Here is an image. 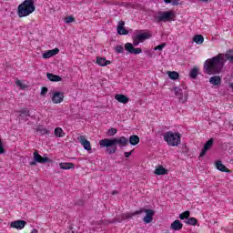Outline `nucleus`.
I'll return each instance as SVG.
<instances>
[{
  "instance_id": "obj_37",
  "label": "nucleus",
  "mask_w": 233,
  "mask_h": 233,
  "mask_svg": "<svg viewBox=\"0 0 233 233\" xmlns=\"http://www.w3.org/2000/svg\"><path fill=\"white\" fill-rule=\"evenodd\" d=\"M74 21H76V18H74V16H66L65 18V23H66V25L74 23Z\"/></svg>"
},
{
  "instance_id": "obj_40",
  "label": "nucleus",
  "mask_w": 233,
  "mask_h": 233,
  "mask_svg": "<svg viewBox=\"0 0 233 233\" xmlns=\"http://www.w3.org/2000/svg\"><path fill=\"white\" fill-rule=\"evenodd\" d=\"M164 46H167V43H163V44H161V45H158V46H157L155 48H154V50L156 51V50H159L160 52H161V50H163V47Z\"/></svg>"
},
{
  "instance_id": "obj_20",
  "label": "nucleus",
  "mask_w": 233,
  "mask_h": 233,
  "mask_svg": "<svg viewBox=\"0 0 233 233\" xmlns=\"http://www.w3.org/2000/svg\"><path fill=\"white\" fill-rule=\"evenodd\" d=\"M216 167H217V170H219L220 172L230 173V170L228 168H227L225 165H223L221 160H218L216 162Z\"/></svg>"
},
{
  "instance_id": "obj_4",
  "label": "nucleus",
  "mask_w": 233,
  "mask_h": 233,
  "mask_svg": "<svg viewBox=\"0 0 233 233\" xmlns=\"http://www.w3.org/2000/svg\"><path fill=\"white\" fill-rule=\"evenodd\" d=\"M164 141L168 147H179L181 145V134L167 131L164 134Z\"/></svg>"
},
{
  "instance_id": "obj_36",
  "label": "nucleus",
  "mask_w": 233,
  "mask_h": 233,
  "mask_svg": "<svg viewBox=\"0 0 233 233\" xmlns=\"http://www.w3.org/2000/svg\"><path fill=\"white\" fill-rule=\"evenodd\" d=\"M106 134L107 136H116V134H117V129L112 127L107 130Z\"/></svg>"
},
{
  "instance_id": "obj_31",
  "label": "nucleus",
  "mask_w": 233,
  "mask_h": 233,
  "mask_svg": "<svg viewBox=\"0 0 233 233\" xmlns=\"http://www.w3.org/2000/svg\"><path fill=\"white\" fill-rule=\"evenodd\" d=\"M55 136L56 137H65V131H63V128H61V127H56L55 128Z\"/></svg>"
},
{
  "instance_id": "obj_45",
  "label": "nucleus",
  "mask_w": 233,
  "mask_h": 233,
  "mask_svg": "<svg viewBox=\"0 0 233 233\" xmlns=\"http://www.w3.org/2000/svg\"><path fill=\"white\" fill-rule=\"evenodd\" d=\"M228 61H229V63L233 64V56H229V60H228Z\"/></svg>"
},
{
  "instance_id": "obj_38",
  "label": "nucleus",
  "mask_w": 233,
  "mask_h": 233,
  "mask_svg": "<svg viewBox=\"0 0 233 233\" xmlns=\"http://www.w3.org/2000/svg\"><path fill=\"white\" fill-rule=\"evenodd\" d=\"M46 94H48V87L43 86L40 92V96L44 97V96H46Z\"/></svg>"
},
{
  "instance_id": "obj_22",
  "label": "nucleus",
  "mask_w": 233,
  "mask_h": 233,
  "mask_svg": "<svg viewBox=\"0 0 233 233\" xmlns=\"http://www.w3.org/2000/svg\"><path fill=\"white\" fill-rule=\"evenodd\" d=\"M155 174L157 176H165L166 174H168V170L167 168H165L163 166H158L155 169Z\"/></svg>"
},
{
  "instance_id": "obj_26",
  "label": "nucleus",
  "mask_w": 233,
  "mask_h": 233,
  "mask_svg": "<svg viewBox=\"0 0 233 233\" xmlns=\"http://www.w3.org/2000/svg\"><path fill=\"white\" fill-rule=\"evenodd\" d=\"M199 74V67L194 66L189 72V77L191 79H198V76Z\"/></svg>"
},
{
  "instance_id": "obj_1",
  "label": "nucleus",
  "mask_w": 233,
  "mask_h": 233,
  "mask_svg": "<svg viewBox=\"0 0 233 233\" xmlns=\"http://www.w3.org/2000/svg\"><path fill=\"white\" fill-rule=\"evenodd\" d=\"M225 63H227V60L223 54H218L212 58L207 59L204 63V74H208V76L221 74Z\"/></svg>"
},
{
  "instance_id": "obj_5",
  "label": "nucleus",
  "mask_w": 233,
  "mask_h": 233,
  "mask_svg": "<svg viewBox=\"0 0 233 233\" xmlns=\"http://www.w3.org/2000/svg\"><path fill=\"white\" fill-rule=\"evenodd\" d=\"M133 44L132 43H127L125 44L124 47L128 54H135V56H137L143 52V49L141 48H135L134 46H139V43H141L137 38H136L135 35L132 36Z\"/></svg>"
},
{
  "instance_id": "obj_7",
  "label": "nucleus",
  "mask_w": 233,
  "mask_h": 233,
  "mask_svg": "<svg viewBox=\"0 0 233 233\" xmlns=\"http://www.w3.org/2000/svg\"><path fill=\"white\" fill-rule=\"evenodd\" d=\"M33 157H34V160L29 163L30 167H35L37 163H41V164L52 163V160H50V158L46 157H41V155H39V152H37V150H35L33 153Z\"/></svg>"
},
{
  "instance_id": "obj_34",
  "label": "nucleus",
  "mask_w": 233,
  "mask_h": 233,
  "mask_svg": "<svg viewBox=\"0 0 233 233\" xmlns=\"http://www.w3.org/2000/svg\"><path fill=\"white\" fill-rule=\"evenodd\" d=\"M36 132L41 133L42 136H45V134H46V135L50 134V131H48L47 129H45V128H41V127H37Z\"/></svg>"
},
{
  "instance_id": "obj_46",
  "label": "nucleus",
  "mask_w": 233,
  "mask_h": 233,
  "mask_svg": "<svg viewBox=\"0 0 233 233\" xmlns=\"http://www.w3.org/2000/svg\"><path fill=\"white\" fill-rule=\"evenodd\" d=\"M31 233H38L37 229L34 228Z\"/></svg>"
},
{
  "instance_id": "obj_29",
  "label": "nucleus",
  "mask_w": 233,
  "mask_h": 233,
  "mask_svg": "<svg viewBox=\"0 0 233 233\" xmlns=\"http://www.w3.org/2000/svg\"><path fill=\"white\" fill-rule=\"evenodd\" d=\"M167 76H168L169 79H172L173 81L179 79V73H177L176 71L167 72Z\"/></svg>"
},
{
  "instance_id": "obj_27",
  "label": "nucleus",
  "mask_w": 233,
  "mask_h": 233,
  "mask_svg": "<svg viewBox=\"0 0 233 233\" xmlns=\"http://www.w3.org/2000/svg\"><path fill=\"white\" fill-rule=\"evenodd\" d=\"M205 41V37L202 35H196L193 37V42L196 43V45H203Z\"/></svg>"
},
{
  "instance_id": "obj_6",
  "label": "nucleus",
  "mask_w": 233,
  "mask_h": 233,
  "mask_svg": "<svg viewBox=\"0 0 233 233\" xmlns=\"http://www.w3.org/2000/svg\"><path fill=\"white\" fill-rule=\"evenodd\" d=\"M173 17H176V15L172 11H160L155 15V20L158 23L172 21Z\"/></svg>"
},
{
  "instance_id": "obj_8",
  "label": "nucleus",
  "mask_w": 233,
  "mask_h": 233,
  "mask_svg": "<svg viewBox=\"0 0 233 233\" xmlns=\"http://www.w3.org/2000/svg\"><path fill=\"white\" fill-rule=\"evenodd\" d=\"M138 210H143V213H146V216L143 218L144 223H152V219H154V216H156V211L153 209H146L145 208H141Z\"/></svg>"
},
{
  "instance_id": "obj_39",
  "label": "nucleus",
  "mask_w": 233,
  "mask_h": 233,
  "mask_svg": "<svg viewBox=\"0 0 233 233\" xmlns=\"http://www.w3.org/2000/svg\"><path fill=\"white\" fill-rule=\"evenodd\" d=\"M19 113L23 114L24 116H30V110H28L27 108H24V109L20 110Z\"/></svg>"
},
{
  "instance_id": "obj_47",
  "label": "nucleus",
  "mask_w": 233,
  "mask_h": 233,
  "mask_svg": "<svg viewBox=\"0 0 233 233\" xmlns=\"http://www.w3.org/2000/svg\"><path fill=\"white\" fill-rule=\"evenodd\" d=\"M201 3H208V0H200Z\"/></svg>"
},
{
  "instance_id": "obj_9",
  "label": "nucleus",
  "mask_w": 233,
  "mask_h": 233,
  "mask_svg": "<svg viewBox=\"0 0 233 233\" xmlns=\"http://www.w3.org/2000/svg\"><path fill=\"white\" fill-rule=\"evenodd\" d=\"M63 99H65V94L63 92H55L53 93L51 101L54 105H58L59 103H63Z\"/></svg>"
},
{
  "instance_id": "obj_12",
  "label": "nucleus",
  "mask_w": 233,
  "mask_h": 233,
  "mask_svg": "<svg viewBox=\"0 0 233 233\" xmlns=\"http://www.w3.org/2000/svg\"><path fill=\"white\" fill-rule=\"evenodd\" d=\"M11 228H16V230H23L24 227H26L25 220H15L10 224Z\"/></svg>"
},
{
  "instance_id": "obj_48",
  "label": "nucleus",
  "mask_w": 233,
  "mask_h": 233,
  "mask_svg": "<svg viewBox=\"0 0 233 233\" xmlns=\"http://www.w3.org/2000/svg\"><path fill=\"white\" fill-rule=\"evenodd\" d=\"M229 86H230V88H232V90H233V83H230V84H229Z\"/></svg>"
},
{
  "instance_id": "obj_14",
  "label": "nucleus",
  "mask_w": 233,
  "mask_h": 233,
  "mask_svg": "<svg viewBox=\"0 0 233 233\" xmlns=\"http://www.w3.org/2000/svg\"><path fill=\"white\" fill-rule=\"evenodd\" d=\"M173 90L175 91V96L178 97L180 103H187V98L183 97V89H181V87L175 86Z\"/></svg>"
},
{
  "instance_id": "obj_28",
  "label": "nucleus",
  "mask_w": 233,
  "mask_h": 233,
  "mask_svg": "<svg viewBox=\"0 0 233 233\" xmlns=\"http://www.w3.org/2000/svg\"><path fill=\"white\" fill-rule=\"evenodd\" d=\"M139 214H143V210H137L133 213H127L123 216L124 219H131L134 216H139Z\"/></svg>"
},
{
  "instance_id": "obj_32",
  "label": "nucleus",
  "mask_w": 233,
  "mask_h": 233,
  "mask_svg": "<svg viewBox=\"0 0 233 233\" xmlns=\"http://www.w3.org/2000/svg\"><path fill=\"white\" fill-rule=\"evenodd\" d=\"M179 1L180 0H164V3H166V5H172L173 6H177V5H179Z\"/></svg>"
},
{
  "instance_id": "obj_3",
  "label": "nucleus",
  "mask_w": 233,
  "mask_h": 233,
  "mask_svg": "<svg viewBox=\"0 0 233 233\" xmlns=\"http://www.w3.org/2000/svg\"><path fill=\"white\" fill-rule=\"evenodd\" d=\"M35 12V5L34 0H25L17 7L18 17H28L30 14Z\"/></svg>"
},
{
  "instance_id": "obj_10",
  "label": "nucleus",
  "mask_w": 233,
  "mask_h": 233,
  "mask_svg": "<svg viewBox=\"0 0 233 233\" xmlns=\"http://www.w3.org/2000/svg\"><path fill=\"white\" fill-rule=\"evenodd\" d=\"M213 146H214V138H210L209 140H208L205 143V145L200 152L199 157H203L204 156H206L207 151L210 150V148H212Z\"/></svg>"
},
{
  "instance_id": "obj_21",
  "label": "nucleus",
  "mask_w": 233,
  "mask_h": 233,
  "mask_svg": "<svg viewBox=\"0 0 233 233\" xmlns=\"http://www.w3.org/2000/svg\"><path fill=\"white\" fill-rule=\"evenodd\" d=\"M47 79H49V81H52L53 83H59V81H62L63 78H61V76H57V75H54L52 73H47Z\"/></svg>"
},
{
  "instance_id": "obj_2",
  "label": "nucleus",
  "mask_w": 233,
  "mask_h": 233,
  "mask_svg": "<svg viewBox=\"0 0 233 233\" xmlns=\"http://www.w3.org/2000/svg\"><path fill=\"white\" fill-rule=\"evenodd\" d=\"M99 145L101 148H106V154L112 156V154H116V152H117V147H119V148L128 147V138H127V137L106 138L100 140Z\"/></svg>"
},
{
  "instance_id": "obj_15",
  "label": "nucleus",
  "mask_w": 233,
  "mask_h": 233,
  "mask_svg": "<svg viewBox=\"0 0 233 233\" xmlns=\"http://www.w3.org/2000/svg\"><path fill=\"white\" fill-rule=\"evenodd\" d=\"M152 35L148 33H138L135 35L136 39H137L140 43H144L147 39H150Z\"/></svg>"
},
{
  "instance_id": "obj_16",
  "label": "nucleus",
  "mask_w": 233,
  "mask_h": 233,
  "mask_svg": "<svg viewBox=\"0 0 233 233\" xmlns=\"http://www.w3.org/2000/svg\"><path fill=\"white\" fill-rule=\"evenodd\" d=\"M57 54H59V49L55 48L53 50H49V51L44 53L42 57L44 59H50V57H54V56H57Z\"/></svg>"
},
{
  "instance_id": "obj_42",
  "label": "nucleus",
  "mask_w": 233,
  "mask_h": 233,
  "mask_svg": "<svg viewBox=\"0 0 233 233\" xmlns=\"http://www.w3.org/2000/svg\"><path fill=\"white\" fill-rule=\"evenodd\" d=\"M133 152H134L133 150H131L130 152H125V153H124L125 157H127V158L130 157L132 156V153H133Z\"/></svg>"
},
{
  "instance_id": "obj_25",
  "label": "nucleus",
  "mask_w": 233,
  "mask_h": 233,
  "mask_svg": "<svg viewBox=\"0 0 233 233\" xmlns=\"http://www.w3.org/2000/svg\"><path fill=\"white\" fill-rule=\"evenodd\" d=\"M127 139L128 143H130L133 147H136V145H139V137L137 135H132Z\"/></svg>"
},
{
  "instance_id": "obj_33",
  "label": "nucleus",
  "mask_w": 233,
  "mask_h": 233,
  "mask_svg": "<svg viewBox=\"0 0 233 233\" xmlns=\"http://www.w3.org/2000/svg\"><path fill=\"white\" fill-rule=\"evenodd\" d=\"M190 218V211H185L182 214L179 215L180 219H188Z\"/></svg>"
},
{
  "instance_id": "obj_35",
  "label": "nucleus",
  "mask_w": 233,
  "mask_h": 233,
  "mask_svg": "<svg viewBox=\"0 0 233 233\" xmlns=\"http://www.w3.org/2000/svg\"><path fill=\"white\" fill-rule=\"evenodd\" d=\"M115 50L116 54H123V52H125V47H123V46L118 45L115 47Z\"/></svg>"
},
{
  "instance_id": "obj_44",
  "label": "nucleus",
  "mask_w": 233,
  "mask_h": 233,
  "mask_svg": "<svg viewBox=\"0 0 233 233\" xmlns=\"http://www.w3.org/2000/svg\"><path fill=\"white\" fill-rule=\"evenodd\" d=\"M117 194H119V192H118L117 190H113V191H112V196H116V195H117Z\"/></svg>"
},
{
  "instance_id": "obj_49",
  "label": "nucleus",
  "mask_w": 233,
  "mask_h": 233,
  "mask_svg": "<svg viewBox=\"0 0 233 233\" xmlns=\"http://www.w3.org/2000/svg\"><path fill=\"white\" fill-rule=\"evenodd\" d=\"M78 205H83V201H78Z\"/></svg>"
},
{
  "instance_id": "obj_13",
  "label": "nucleus",
  "mask_w": 233,
  "mask_h": 233,
  "mask_svg": "<svg viewBox=\"0 0 233 233\" xmlns=\"http://www.w3.org/2000/svg\"><path fill=\"white\" fill-rule=\"evenodd\" d=\"M116 30H117V34L119 35H128V30H127L125 28V22L124 21L118 22V25L116 27Z\"/></svg>"
},
{
  "instance_id": "obj_50",
  "label": "nucleus",
  "mask_w": 233,
  "mask_h": 233,
  "mask_svg": "<svg viewBox=\"0 0 233 233\" xmlns=\"http://www.w3.org/2000/svg\"><path fill=\"white\" fill-rule=\"evenodd\" d=\"M110 223H116V221H115V220H112Z\"/></svg>"
},
{
  "instance_id": "obj_23",
  "label": "nucleus",
  "mask_w": 233,
  "mask_h": 233,
  "mask_svg": "<svg viewBox=\"0 0 233 233\" xmlns=\"http://www.w3.org/2000/svg\"><path fill=\"white\" fill-rule=\"evenodd\" d=\"M171 230H181L183 228V224L178 219L175 220L173 223H171L170 226Z\"/></svg>"
},
{
  "instance_id": "obj_19",
  "label": "nucleus",
  "mask_w": 233,
  "mask_h": 233,
  "mask_svg": "<svg viewBox=\"0 0 233 233\" xmlns=\"http://www.w3.org/2000/svg\"><path fill=\"white\" fill-rule=\"evenodd\" d=\"M96 63L99 66H106L110 65V60H106V57L97 56L96 57Z\"/></svg>"
},
{
  "instance_id": "obj_24",
  "label": "nucleus",
  "mask_w": 233,
  "mask_h": 233,
  "mask_svg": "<svg viewBox=\"0 0 233 233\" xmlns=\"http://www.w3.org/2000/svg\"><path fill=\"white\" fill-rule=\"evenodd\" d=\"M59 167L62 170H70L76 168V165L74 163H60Z\"/></svg>"
},
{
  "instance_id": "obj_11",
  "label": "nucleus",
  "mask_w": 233,
  "mask_h": 233,
  "mask_svg": "<svg viewBox=\"0 0 233 233\" xmlns=\"http://www.w3.org/2000/svg\"><path fill=\"white\" fill-rule=\"evenodd\" d=\"M77 141L84 147L85 150L90 152L92 150V146L90 145V141H88L85 136H80L77 137Z\"/></svg>"
},
{
  "instance_id": "obj_18",
  "label": "nucleus",
  "mask_w": 233,
  "mask_h": 233,
  "mask_svg": "<svg viewBox=\"0 0 233 233\" xmlns=\"http://www.w3.org/2000/svg\"><path fill=\"white\" fill-rule=\"evenodd\" d=\"M210 85H213L214 86H219L221 85V76H214L209 78Z\"/></svg>"
},
{
  "instance_id": "obj_43",
  "label": "nucleus",
  "mask_w": 233,
  "mask_h": 233,
  "mask_svg": "<svg viewBox=\"0 0 233 233\" xmlns=\"http://www.w3.org/2000/svg\"><path fill=\"white\" fill-rule=\"evenodd\" d=\"M16 85L17 86H20L21 88H23V83H21V80H17Z\"/></svg>"
},
{
  "instance_id": "obj_30",
  "label": "nucleus",
  "mask_w": 233,
  "mask_h": 233,
  "mask_svg": "<svg viewBox=\"0 0 233 233\" xmlns=\"http://www.w3.org/2000/svg\"><path fill=\"white\" fill-rule=\"evenodd\" d=\"M186 225H191L192 227H196L198 225V219L196 218H188L184 221Z\"/></svg>"
},
{
  "instance_id": "obj_41",
  "label": "nucleus",
  "mask_w": 233,
  "mask_h": 233,
  "mask_svg": "<svg viewBox=\"0 0 233 233\" xmlns=\"http://www.w3.org/2000/svg\"><path fill=\"white\" fill-rule=\"evenodd\" d=\"M225 56H226V58L228 59V61L229 57H233V50L230 49V50L227 51Z\"/></svg>"
},
{
  "instance_id": "obj_17",
  "label": "nucleus",
  "mask_w": 233,
  "mask_h": 233,
  "mask_svg": "<svg viewBox=\"0 0 233 233\" xmlns=\"http://www.w3.org/2000/svg\"><path fill=\"white\" fill-rule=\"evenodd\" d=\"M115 99L118 101V103H122L123 105H127V103L130 101V98H128V96L122 94H116L115 96Z\"/></svg>"
}]
</instances>
